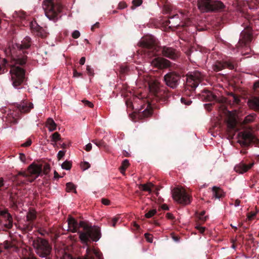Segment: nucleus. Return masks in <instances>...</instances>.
Returning a JSON list of instances; mask_svg holds the SVG:
<instances>
[{
    "label": "nucleus",
    "instance_id": "obj_1",
    "mask_svg": "<svg viewBox=\"0 0 259 259\" xmlns=\"http://www.w3.org/2000/svg\"><path fill=\"white\" fill-rule=\"evenodd\" d=\"M26 57H20L19 56H14L12 54L11 61L9 65L11 66L10 73L11 79L14 87L20 85L25 78V70L19 65H23L26 63Z\"/></svg>",
    "mask_w": 259,
    "mask_h": 259
},
{
    "label": "nucleus",
    "instance_id": "obj_2",
    "mask_svg": "<svg viewBox=\"0 0 259 259\" xmlns=\"http://www.w3.org/2000/svg\"><path fill=\"white\" fill-rule=\"evenodd\" d=\"M32 246L35 252L41 258L51 259L50 254L52 248L46 239L37 237L32 241Z\"/></svg>",
    "mask_w": 259,
    "mask_h": 259
},
{
    "label": "nucleus",
    "instance_id": "obj_3",
    "mask_svg": "<svg viewBox=\"0 0 259 259\" xmlns=\"http://www.w3.org/2000/svg\"><path fill=\"white\" fill-rule=\"evenodd\" d=\"M42 8L47 17L55 22L59 18V13L61 12L62 6L57 0H44Z\"/></svg>",
    "mask_w": 259,
    "mask_h": 259
},
{
    "label": "nucleus",
    "instance_id": "obj_4",
    "mask_svg": "<svg viewBox=\"0 0 259 259\" xmlns=\"http://www.w3.org/2000/svg\"><path fill=\"white\" fill-rule=\"evenodd\" d=\"M197 6L202 13L219 11L225 8L224 4L218 0H198Z\"/></svg>",
    "mask_w": 259,
    "mask_h": 259
},
{
    "label": "nucleus",
    "instance_id": "obj_5",
    "mask_svg": "<svg viewBox=\"0 0 259 259\" xmlns=\"http://www.w3.org/2000/svg\"><path fill=\"white\" fill-rule=\"evenodd\" d=\"M172 196L179 203L187 205L190 203V197L183 188H174L172 191Z\"/></svg>",
    "mask_w": 259,
    "mask_h": 259
},
{
    "label": "nucleus",
    "instance_id": "obj_6",
    "mask_svg": "<svg viewBox=\"0 0 259 259\" xmlns=\"http://www.w3.org/2000/svg\"><path fill=\"white\" fill-rule=\"evenodd\" d=\"M203 79V75L198 71L190 72L187 74L186 83L192 89L198 87Z\"/></svg>",
    "mask_w": 259,
    "mask_h": 259
},
{
    "label": "nucleus",
    "instance_id": "obj_7",
    "mask_svg": "<svg viewBox=\"0 0 259 259\" xmlns=\"http://www.w3.org/2000/svg\"><path fill=\"white\" fill-rule=\"evenodd\" d=\"M180 79V75L175 72H168L163 77L165 84L172 89L178 87Z\"/></svg>",
    "mask_w": 259,
    "mask_h": 259
},
{
    "label": "nucleus",
    "instance_id": "obj_8",
    "mask_svg": "<svg viewBox=\"0 0 259 259\" xmlns=\"http://www.w3.org/2000/svg\"><path fill=\"white\" fill-rule=\"evenodd\" d=\"M238 136L239 138L238 142L244 146H248L251 143H255L257 141L256 138L249 131L240 132Z\"/></svg>",
    "mask_w": 259,
    "mask_h": 259
},
{
    "label": "nucleus",
    "instance_id": "obj_9",
    "mask_svg": "<svg viewBox=\"0 0 259 259\" xmlns=\"http://www.w3.org/2000/svg\"><path fill=\"white\" fill-rule=\"evenodd\" d=\"M149 86L150 91L157 97L163 95V98L164 99L168 98L169 97L168 91L161 89L160 83L157 80L152 81L149 83Z\"/></svg>",
    "mask_w": 259,
    "mask_h": 259
},
{
    "label": "nucleus",
    "instance_id": "obj_10",
    "mask_svg": "<svg viewBox=\"0 0 259 259\" xmlns=\"http://www.w3.org/2000/svg\"><path fill=\"white\" fill-rule=\"evenodd\" d=\"M139 44L140 47L149 49L152 52L156 49V40L152 35H146L142 37Z\"/></svg>",
    "mask_w": 259,
    "mask_h": 259
},
{
    "label": "nucleus",
    "instance_id": "obj_11",
    "mask_svg": "<svg viewBox=\"0 0 259 259\" xmlns=\"http://www.w3.org/2000/svg\"><path fill=\"white\" fill-rule=\"evenodd\" d=\"M31 46V39L29 37L26 36L25 37L23 40L21 41V44L17 43L15 45V47L14 48H17L18 50L20 52L21 51H22L23 53H24V52L23 51V50L29 48ZM11 54L12 55V53L13 55H14L15 57L16 56H19L20 57H23L24 56H27L26 55L21 56L20 54L17 55L15 54L14 50H10ZM20 54V53H19Z\"/></svg>",
    "mask_w": 259,
    "mask_h": 259
},
{
    "label": "nucleus",
    "instance_id": "obj_12",
    "mask_svg": "<svg viewBox=\"0 0 259 259\" xmlns=\"http://www.w3.org/2000/svg\"><path fill=\"white\" fill-rule=\"evenodd\" d=\"M31 46V39L29 37L26 36L25 37L23 40L21 41V44L17 43L15 45V47L14 48H17L18 50L20 52L21 51H22L23 53H24V52L23 51V50L29 48ZM11 54L12 55V53L13 55H14L15 57L16 56H19L20 57H23L24 56H27L26 55L21 56L20 54L17 55L15 54L14 50H10ZM20 54V53H19Z\"/></svg>",
    "mask_w": 259,
    "mask_h": 259
},
{
    "label": "nucleus",
    "instance_id": "obj_13",
    "mask_svg": "<svg viewBox=\"0 0 259 259\" xmlns=\"http://www.w3.org/2000/svg\"><path fill=\"white\" fill-rule=\"evenodd\" d=\"M151 64L154 67L158 69H164L170 67L171 63L169 61L165 58L157 57L153 59L151 61Z\"/></svg>",
    "mask_w": 259,
    "mask_h": 259
},
{
    "label": "nucleus",
    "instance_id": "obj_14",
    "mask_svg": "<svg viewBox=\"0 0 259 259\" xmlns=\"http://www.w3.org/2000/svg\"><path fill=\"white\" fill-rule=\"evenodd\" d=\"M162 54L170 59L176 60L180 56L178 51L172 47L164 46L162 48Z\"/></svg>",
    "mask_w": 259,
    "mask_h": 259
},
{
    "label": "nucleus",
    "instance_id": "obj_15",
    "mask_svg": "<svg viewBox=\"0 0 259 259\" xmlns=\"http://www.w3.org/2000/svg\"><path fill=\"white\" fill-rule=\"evenodd\" d=\"M225 68L232 70L234 68V66L232 63L229 61H217L212 66V69L215 72H219Z\"/></svg>",
    "mask_w": 259,
    "mask_h": 259
},
{
    "label": "nucleus",
    "instance_id": "obj_16",
    "mask_svg": "<svg viewBox=\"0 0 259 259\" xmlns=\"http://www.w3.org/2000/svg\"><path fill=\"white\" fill-rule=\"evenodd\" d=\"M250 26H247L246 29L243 30L240 33V38L239 40V44L240 46L245 45L247 43L251 41V31Z\"/></svg>",
    "mask_w": 259,
    "mask_h": 259
},
{
    "label": "nucleus",
    "instance_id": "obj_17",
    "mask_svg": "<svg viewBox=\"0 0 259 259\" xmlns=\"http://www.w3.org/2000/svg\"><path fill=\"white\" fill-rule=\"evenodd\" d=\"M77 259H103V256L100 251L88 248L86 254L83 257H78Z\"/></svg>",
    "mask_w": 259,
    "mask_h": 259
},
{
    "label": "nucleus",
    "instance_id": "obj_18",
    "mask_svg": "<svg viewBox=\"0 0 259 259\" xmlns=\"http://www.w3.org/2000/svg\"><path fill=\"white\" fill-rule=\"evenodd\" d=\"M90 239L94 241H97L101 237L100 230L99 227L94 226L90 227L88 229Z\"/></svg>",
    "mask_w": 259,
    "mask_h": 259
},
{
    "label": "nucleus",
    "instance_id": "obj_19",
    "mask_svg": "<svg viewBox=\"0 0 259 259\" xmlns=\"http://www.w3.org/2000/svg\"><path fill=\"white\" fill-rule=\"evenodd\" d=\"M28 171L30 174L35 175L36 178L42 171V165L32 163L28 166Z\"/></svg>",
    "mask_w": 259,
    "mask_h": 259
},
{
    "label": "nucleus",
    "instance_id": "obj_20",
    "mask_svg": "<svg viewBox=\"0 0 259 259\" xmlns=\"http://www.w3.org/2000/svg\"><path fill=\"white\" fill-rule=\"evenodd\" d=\"M0 215L7 221L5 226L8 229L12 228L13 226V219L8 211L7 210H2L0 211Z\"/></svg>",
    "mask_w": 259,
    "mask_h": 259
},
{
    "label": "nucleus",
    "instance_id": "obj_21",
    "mask_svg": "<svg viewBox=\"0 0 259 259\" xmlns=\"http://www.w3.org/2000/svg\"><path fill=\"white\" fill-rule=\"evenodd\" d=\"M248 107L254 110H259V96H252L247 101Z\"/></svg>",
    "mask_w": 259,
    "mask_h": 259
},
{
    "label": "nucleus",
    "instance_id": "obj_22",
    "mask_svg": "<svg viewBox=\"0 0 259 259\" xmlns=\"http://www.w3.org/2000/svg\"><path fill=\"white\" fill-rule=\"evenodd\" d=\"M254 165V162L250 163L248 165H246L243 163H240L238 165H237L234 169L239 174H243L247 171L250 169Z\"/></svg>",
    "mask_w": 259,
    "mask_h": 259
},
{
    "label": "nucleus",
    "instance_id": "obj_23",
    "mask_svg": "<svg viewBox=\"0 0 259 259\" xmlns=\"http://www.w3.org/2000/svg\"><path fill=\"white\" fill-rule=\"evenodd\" d=\"M31 28L36 33L37 35L41 37H45L47 36V33L45 30L41 27L38 25L35 22L31 23Z\"/></svg>",
    "mask_w": 259,
    "mask_h": 259
},
{
    "label": "nucleus",
    "instance_id": "obj_24",
    "mask_svg": "<svg viewBox=\"0 0 259 259\" xmlns=\"http://www.w3.org/2000/svg\"><path fill=\"white\" fill-rule=\"evenodd\" d=\"M70 230L73 232H77L78 229V223L73 217H69L67 220Z\"/></svg>",
    "mask_w": 259,
    "mask_h": 259
},
{
    "label": "nucleus",
    "instance_id": "obj_25",
    "mask_svg": "<svg viewBox=\"0 0 259 259\" xmlns=\"http://www.w3.org/2000/svg\"><path fill=\"white\" fill-rule=\"evenodd\" d=\"M212 191L213 193V196L215 198H220L224 196L225 193L223 190L220 187L213 186L212 188Z\"/></svg>",
    "mask_w": 259,
    "mask_h": 259
},
{
    "label": "nucleus",
    "instance_id": "obj_26",
    "mask_svg": "<svg viewBox=\"0 0 259 259\" xmlns=\"http://www.w3.org/2000/svg\"><path fill=\"white\" fill-rule=\"evenodd\" d=\"M169 24H170L169 27H177L180 25V19H179V15L178 14L174 15L172 17L169 18L168 20Z\"/></svg>",
    "mask_w": 259,
    "mask_h": 259
},
{
    "label": "nucleus",
    "instance_id": "obj_27",
    "mask_svg": "<svg viewBox=\"0 0 259 259\" xmlns=\"http://www.w3.org/2000/svg\"><path fill=\"white\" fill-rule=\"evenodd\" d=\"M236 120L234 117L230 116L227 120V126L229 130L235 129L236 125Z\"/></svg>",
    "mask_w": 259,
    "mask_h": 259
},
{
    "label": "nucleus",
    "instance_id": "obj_28",
    "mask_svg": "<svg viewBox=\"0 0 259 259\" xmlns=\"http://www.w3.org/2000/svg\"><path fill=\"white\" fill-rule=\"evenodd\" d=\"M85 231V232H78V233H79V239L83 243L87 242L89 239H90L88 230Z\"/></svg>",
    "mask_w": 259,
    "mask_h": 259
},
{
    "label": "nucleus",
    "instance_id": "obj_29",
    "mask_svg": "<svg viewBox=\"0 0 259 259\" xmlns=\"http://www.w3.org/2000/svg\"><path fill=\"white\" fill-rule=\"evenodd\" d=\"M47 126L50 132H52L56 129L57 125L52 118H49L47 121Z\"/></svg>",
    "mask_w": 259,
    "mask_h": 259
},
{
    "label": "nucleus",
    "instance_id": "obj_30",
    "mask_svg": "<svg viewBox=\"0 0 259 259\" xmlns=\"http://www.w3.org/2000/svg\"><path fill=\"white\" fill-rule=\"evenodd\" d=\"M153 184L151 183H148L144 184H140L139 188L144 191H147L149 193L151 192V188L153 187Z\"/></svg>",
    "mask_w": 259,
    "mask_h": 259
},
{
    "label": "nucleus",
    "instance_id": "obj_31",
    "mask_svg": "<svg viewBox=\"0 0 259 259\" xmlns=\"http://www.w3.org/2000/svg\"><path fill=\"white\" fill-rule=\"evenodd\" d=\"M36 218V212L33 209H30L26 215V220L28 222H31Z\"/></svg>",
    "mask_w": 259,
    "mask_h": 259
},
{
    "label": "nucleus",
    "instance_id": "obj_32",
    "mask_svg": "<svg viewBox=\"0 0 259 259\" xmlns=\"http://www.w3.org/2000/svg\"><path fill=\"white\" fill-rule=\"evenodd\" d=\"M17 108L22 113H27L29 112V107H27V105L24 103L18 105Z\"/></svg>",
    "mask_w": 259,
    "mask_h": 259
},
{
    "label": "nucleus",
    "instance_id": "obj_33",
    "mask_svg": "<svg viewBox=\"0 0 259 259\" xmlns=\"http://www.w3.org/2000/svg\"><path fill=\"white\" fill-rule=\"evenodd\" d=\"M72 163L71 161L66 160L61 165V167L63 169L66 170H69L71 169Z\"/></svg>",
    "mask_w": 259,
    "mask_h": 259
},
{
    "label": "nucleus",
    "instance_id": "obj_34",
    "mask_svg": "<svg viewBox=\"0 0 259 259\" xmlns=\"http://www.w3.org/2000/svg\"><path fill=\"white\" fill-rule=\"evenodd\" d=\"M206 98L208 101H211L217 100V96L211 92H207L206 95Z\"/></svg>",
    "mask_w": 259,
    "mask_h": 259
},
{
    "label": "nucleus",
    "instance_id": "obj_35",
    "mask_svg": "<svg viewBox=\"0 0 259 259\" xmlns=\"http://www.w3.org/2000/svg\"><path fill=\"white\" fill-rule=\"evenodd\" d=\"M61 139L60 135L58 132H55L51 136V141L54 142H57Z\"/></svg>",
    "mask_w": 259,
    "mask_h": 259
},
{
    "label": "nucleus",
    "instance_id": "obj_36",
    "mask_svg": "<svg viewBox=\"0 0 259 259\" xmlns=\"http://www.w3.org/2000/svg\"><path fill=\"white\" fill-rule=\"evenodd\" d=\"M255 118V114H250L246 116L244 120L245 123H248L252 122Z\"/></svg>",
    "mask_w": 259,
    "mask_h": 259
},
{
    "label": "nucleus",
    "instance_id": "obj_37",
    "mask_svg": "<svg viewBox=\"0 0 259 259\" xmlns=\"http://www.w3.org/2000/svg\"><path fill=\"white\" fill-rule=\"evenodd\" d=\"M73 190H74V192L76 193L75 190V185L72 183H67L66 184V191L68 192H71Z\"/></svg>",
    "mask_w": 259,
    "mask_h": 259
},
{
    "label": "nucleus",
    "instance_id": "obj_38",
    "mask_svg": "<svg viewBox=\"0 0 259 259\" xmlns=\"http://www.w3.org/2000/svg\"><path fill=\"white\" fill-rule=\"evenodd\" d=\"M82 228L84 230H88L90 227L84 222L80 221L78 223V228Z\"/></svg>",
    "mask_w": 259,
    "mask_h": 259
},
{
    "label": "nucleus",
    "instance_id": "obj_39",
    "mask_svg": "<svg viewBox=\"0 0 259 259\" xmlns=\"http://www.w3.org/2000/svg\"><path fill=\"white\" fill-rule=\"evenodd\" d=\"M229 96H232L233 97V102L236 104H239L240 102V100L238 96L235 95L233 93H231L229 94Z\"/></svg>",
    "mask_w": 259,
    "mask_h": 259
},
{
    "label": "nucleus",
    "instance_id": "obj_40",
    "mask_svg": "<svg viewBox=\"0 0 259 259\" xmlns=\"http://www.w3.org/2000/svg\"><path fill=\"white\" fill-rule=\"evenodd\" d=\"M156 213V209H152L149 211L147 213H146L145 215V217L147 218H150L153 217Z\"/></svg>",
    "mask_w": 259,
    "mask_h": 259
},
{
    "label": "nucleus",
    "instance_id": "obj_41",
    "mask_svg": "<svg viewBox=\"0 0 259 259\" xmlns=\"http://www.w3.org/2000/svg\"><path fill=\"white\" fill-rule=\"evenodd\" d=\"M3 246L5 249H8L10 248H11L13 247V244L11 243L10 242H9L8 241H5L3 243Z\"/></svg>",
    "mask_w": 259,
    "mask_h": 259
},
{
    "label": "nucleus",
    "instance_id": "obj_42",
    "mask_svg": "<svg viewBox=\"0 0 259 259\" xmlns=\"http://www.w3.org/2000/svg\"><path fill=\"white\" fill-rule=\"evenodd\" d=\"M50 170V165L48 164H46L44 165L43 169H42V170H43L44 174L45 175H47L48 172H49Z\"/></svg>",
    "mask_w": 259,
    "mask_h": 259
},
{
    "label": "nucleus",
    "instance_id": "obj_43",
    "mask_svg": "<svg viewBox=\"0 0 259 259\" xmlns=\"http://www.w3.org/2000/svg\"><path fill=\"white\" fill-rule=\"evenodd\" d=\"M151 111L146 109L142 111V115L144 117H148L149 115L151 114Z\"/></svg>",
    "mask_w": 259,
    "mask_h": 259
},
{
    "label": "nucleus",
    "instance_id": "obj_44",
    "mask_svg": "<svg viewBox=\"0 0 259 259\" xmlns=\"http://www.w3.org/2000/svg\"><path fill=\"white\" fill-rule=\"evenodd\" d=\"M81 102L84 104V105L86 106H88L90 108H93L94 107V104L91 102L90 101L86 100H82Z\"/></svg>",
    "mask_w": 259,
    "mask_h": 259
},
{
    "label": "nucleus",
    "instance_id": "obj_45",
    "mask_svg": "<svg viewBox=\"0 0 259 259\" xmlns=\"http://www.w3.org/2000/svg\"><path fill=\"white\" fill-rule=\"evenodd\" d=\"M82 169L85 170L90 167V164L88 162H84L81 164Z\"/></svg>",
    "mask_w": 259,
    "mask_h": 259
},
{
    "label": "nucleus",
    "instance_id": "obj_46",
    "mask_svg": "<svg viewBox=\"0 0 259 259\" xmlns=\"http://www.w3.org/2000/svg\"><path fill=\"white\" fill-rule=\"evenodd\" d=\"M259 89V80L255 81L253 84L252 87V90L254 92H256L257 90V89Z\"/></svg>",
    "mask_w": 259,
    "mask_h": 259
},
{
    "label": "nucleus",
    "instance_id": "obj_47",
    "mask_svg": "<svg viewBox=\"0 0 259 259\" xmlns=\"http://www.w3.org/2000/svg\"><path fill=\"white\" fill-rule=\"evenodd\" d=\"M80 34L79 31L75 30L72 33V37L73 38L76 39L80 36Z\"/></svg>",
    "mask_w": 259,
    "mask_h": 259
},
{
    "label": "nucleus",
    "instance_id": "obj_48",
    "mask_svg": "<svg viewBox=\"0 0 259 259\" xmlns=\"http://www.w3.org/2000/svg\"><path fill=\"white\" fill-rule=\"evenodd\" d=\"M143 2V0H133V4L135 7H139L140 6Z\"/></svg>",
    "mask_w": 259,
    "mask_h": 259
},
{
    "label": "nucleus",
    "instance_id": "obj_49",
    "mask_svg": "<svg viewBox=\"0 0 259 259\" xmlns=\"http://www.w3.org/2000/svg\"><path fill=\"white\" fill-rule=\"evenodd\" d=\"M66 151L60 150L57 154V157L59 160H60L65 155Z\"/></svg>",
    "mask_w": 259,
    "mask_h": 259
},
{
    "label": "nucleus",
    "instance_id": "obj_50",
    "mask_svg": "<svg viewBox=\"0 0 259 259\" xmlns=\"http://www.w3.org/2000/svg\"><path fill=\"white\" fill-rule=\"evenodd\" d=\"M145 237L147 240V241L150 243H152V241H153V238H152V236L148 234V233H145Z\"/></svg>",
    "mask_w": 259,
    "mask_h": 259
},
{
    "label": "nucleus",
    "instance_id": "obj_51",
    "mask_svg": "<svg viewBox=\"0 0 259 259\" xmlns=\"http://www.w3.org/2000/svg\"><path fill=\"white\" fill-rule=\"evenodd\" d=\"M205 211H202L200 212V213L199 214V219L200 220H201L202 221L206 220L207 217L206 216L203 217L204 215L205 214Z\"/></svg>",
    "mask_w": 259,
    "mask_h": 259
},
{
    "label": "nucleus",
    "instance_id": "obj_52",
    "mask_svg": "<svg viewBox=\"0 0 259 259\" xmlns=\"http://www.w3.org/2000/svg\"><path fill=\"white\" fill-rule=\"evenodd\" d=\"M32 143L31 140L30 139H28L26 142L24 143L21 145L22 147H28L31 145Z\"/></svg>",
    "mask_w": 259,
    "mask_h": 259
},
{
    "label": "nucleus",
    "instance_id": "obj_53",
    "mask_svg": "<svg viewBox=\"0 0 259 259\" xmlns=\"http://www.w3.org/2000/svg\"><path fill=\"white\" fill-rule=\"evenodd\" d=\"M172 239L176 242L180 241V237L179 236L175 235L174 233L171 234Z\"/></svg>",
    "mask_w": 259,
    "mask_h": 259
},
{
    "label": "nucleus",
    "instance_id": "obj_54",
    "mask_svg": "<svg viewBox=\"0 0 259 259\" xmlns=\"http://www.w3.org/2000/svg\"><path fill=\"white\" fill-rule=\"evenodd\" d=\"M19 159L23 163L25 162L26 161V157L24 153H20L19 154Z\"/></svg>",
    "mask_w": 259,
    "mask_h": 259
},
{
    "label": "nucleus",
    "instance_id": "obj_55",
    "mask_svg": "<svg viewBox=\"0 0 259 259\" xmlns=\"http://www.w3.org/2000/svg\"><path fill=\"white\" fill-rule=\"evenodd\" d=\"M86 70H87V71L89 75H93V71L90 66H89V65L87 66Z\"/></svg>",
    "mask_w": 259,
    "mask_h": 259
},
{
    "label": "nucleus",
    "instance_id": "obj_56",
    "mask_svg": "<svg viewBox=\"0 0 259 259\" xmlns=\"http://www.w3.org/2000/svg\"><path fill=\"white\" fill-rule=\"evenodd\" d=\"M119 219L118 218H114L112 220V226L115 227L117 222L118 221Z\"/></svg>",
    "mask_w": 259,
    "mask_h": 259
},
{
    "label": "nucleus",
    "instance_id": "obj_57",
    "mask_svg": "<svg viewBox=\"0 0 259 259\" xmlns=\"http://www.w3.org/2000/svg\"><path fill=\"white\" fill-rule=\"evenodd\" d=\"M181 101L182 103L187 105H190L191 103H192V101L190 100H188L187 102H186V99L184 98H182Z\"/></svg>",
    "mask_w": 259,
    "mask_h": 259
},
{
    "label": "nucleus",
    "instance_id": "obj_58",
    "mask_svg": "<svg viewBox=\"0 0 259 259\" xmlns=\"http://www.w3.org/2000/svg\"><path fill=\"white\" fill-rule=\"evenodd\" d=\"M102 203L106 205H108L110 204V201L108 199L103 198L101 200Z\"/></svg>",
    "mask_w": 259,
    "mask_h": 259
},
{
    "label": "nucleus",
    "instance_id": "obj_59",
    "mask_svg": "<svg viewBox=\"0 0 259 259\" xmlns=\"http://www.w3.org/2000/svg\"><path fill=\"white\" fill-rule=\"evenodd\" d=\"M126 7V5L125 3H120L118 5V8L120 9H123Z\"/></svg>",
    "mask_w": 259,
    "mask_h": 259
},
{
    "label": "nucleus",
    "instance_id": "obj_60",
    "mask_svg": "<svg viewBox=\"0 0 259 259\" xmlns=\"http://www.w3.org/2000/svg\"><path fill=\"white\" fill-rule=\"evenodd\" d=\"M120 72L122 73L126 72L128 69L127 67L126 66H121L120 67Z\"/></svg>",
    "mask_w": 259,
    "mask_h": 259
},
{
    "label": "nucleus",
    "instance_id": "obj_61",
    "mask_svg": "<svg viewBox=\"0 0 259 259\" xmlns=\"http://www.w3.org/2000/svg\"><path fill=\"white\" fill-rule=\"evenodd\" d=\"M92 144L91 143H89L85 146V150L87 151H90L92 149Z\"/></svg>",
    "mask_w": 259,
    "mask_h": 259
},
{
    "label": "nucleus",
    "instance_id": "obj_62",
    "mask_svg": "<svg viewBox=\"0 0 259 259\" xmlns=\"http://www.w3.org/2000/svg\"><path fill=\"white\" fill-rule=\"evenodd\" d=\"M122 165L123 166L127 167L129 165V161L127 159H124L122 163Z\"/></svg>",
    "mask_w": 259,
    "mask_h": 259
},
{
    "label": "nucleus",
    "instance_id": "obj_63",
    "mask_svg": "<svg viewBox=\"0 0 259 259\" xmlns=\"http://www.w3.org/2000/svg\"><path fill=\"white\" fill-rule=\"evenodd\" d=\"M85 61V58L84 57H82L79 60V64L81 65L84 64Z\"/></svg>",
    "mask_w": 259,
    "mask_h": 259
},
{
    "label": "nucleus",
    "instance_id": "obj_64",
    "mask_svg": "<svg viewBox=\"0 0 259 259\" xmlns=\"http://www.w3.org/2000/svg\"><path fill=\"white\" fill-rule=\"evenodd\" d=\"M82 74L81 73L77 72L76 70H74L73 72V76L74 77H79L81 76Z\"/></svg>",
    "mask_w": 259,
    "mask_h": 259
}]
</instances>
